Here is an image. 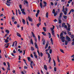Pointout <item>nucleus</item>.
I'll list each match as a JSON object with an SVG mask.
<instances>
[{
    "label": "nucleus",
    "mask_w": 74,
    "mask_h": 74,
    "mask_svg": "<svg viewBox=\"0 0 74 74\" xmlns=\"http://www.w3.org/2000/svg\"><path fill=\"white\" fill-rule=\"evenodd\" d=\"M62 15H63V13L61 12L60 14V16L58 17V20H61L62 19Z\"/></svg>",
    "instance_id": "nucleus-4"
},
{
    "label": "nucleus",
    "mask_w": 74,
    "mask_h": 74,
    "mask_svg": "<svg viewBox=\"0 0 74 74\" xmlns=\"http://www.w3.org/2000/svg\"><path fill=\"white\" fill-rule=\"evenodd\" d=\"M15 42H17H17L16 41H15L14 42H13L12 47H14V45H15Z\"/></svg>",
    "instance_id": "nucleus-28"
},
{
    "label": "nucleus",
    "mask_w": 74,
    "mask_h": 74,
    "mask_svg": "<svg viewBox=\"0 0 74 74\" xmlns=\"http://www.w3.org/2000/svg\"><path fill=\"white\" fill-rule=\"evenodd\" d=\"M46 16L47 18H48V12H47L46 14Z\"/></svg>",
    "instance_id": "nucleus-41"
},
{
    "label": "nucleus",
    "mask_w": 74,
    "mask_h": 74,
    "mask_svg": "<svg viewBox=\"0 0 74 74\" xmlns=\"http://www.w3.org/2000/svg\"><path fill=\"white\" fill-rule=\"evenodd\" d=\"M50 29L51 30V32H52L54 31L53 30V29H52V28H50Z\"/></svg>",
    "instance_id": "nucleus-47"
},
{
    "label": "nucleus",
    "mask_w": 74,
    "mask_h": 74,
    "mask_svg": "<svg viewBox=\"0 0 74 74\" xmlns=\"http://www.w3.org/2000/svg\"><path fill=\"white\" fill-rule=\"evenodd\" d=\"M54 71H56V67H55L54 68Z\"/></svg>",
    "instance_id": "nucleus-53"
},
{
    "label": "nucleus",
    "mask_w": 74,
    "mask_h": 74,
    "mask_svg": "<svg viewBox=\"0 0 74 74\" xmlns=\"http://www.w3.org/2000/svg\"><path fill=\"white\" fill-rule=\"evenodd\" d=\"M67 25L68 26V27H69V28H70V25L68 23H67Z\"/></svg>",
    "instance_id": "nucleus-57"
},
{
    "label": "nucleus",
    "mask_w": 74,
    "mask_h": 74,
    "mask_svg": "<svg viewBox=\"0 0 74 74\" xmlns=\"http://www.w3.org/2000/svg\"><path fill=\"white\" fill-rule=\"evenodd\" d=\"M35 47L36 48H37V49H38V46H37V45H35Z\"/></svg>",
    "instance_id": "nucleus-52"
},
{
    "label": "nucleus",
    "mask_w": 74,
    "mask_h": 74,
    "mask_svg": "<svg viewBox=\"0 0 74 74\" xmlns=\"http://www.w3.org/2000/svg\"><path fill=\"white\" fill-rule=\"evenodd\" d=\"M66 40L67 41H71V39L67 36H66Z\"/></svg>",
    "instance_id": "nucleus-3"
},
{
    "label": "nucleus",
    "mask_w": 74,
    "mask_h": 74,
    "mask_svg": "<svg viewBox=\"0 0 74 74\" xmlns=\"http://www.w3.org/2000/svg\"><path fill=\"white\" fill-rule=\"evenodd\" d=\"M5 32L7 33V34H9V33H10V31H8V30H5Z\"/></svg>",
    "instance_id": "nucleus-30"
},
{
    "label": "nucleus",
    "mask_w": 74,
    "mask_h": 74,
    "mask_svg": "<svg viewBox=\"0 0 74 74\" xmlns=\"http://www.w3.org/2000/svg\"><path fill=\"white\" fill-rule=\"evenodd\" d=\"M53 62L54 63V66H56V62H55V61L54 59L53 60Z\"/></svg>",
    "instance_id": "nucleus-29"
},
{
    "label": "nucleus",
    "mask_w": 74,
    "mask_h": 74,
    "mask_svg": "<svg viewBox=\"0 0 74 74\" xmlns=\"http://www.w3.org/2000/svg\"><path fill=\"white\" fill-rule=\"evenodd\" d=\"M57 61L58 62H60V60H59V56H57Z\"/></svg>",
    "instance_id": "nucleus-27"
},
{
    "label": "nucleus",
    "mask_w": 74,
    "mask_h": 74,
    "mask_svg": "<svg viewBox=\"0 0 74 74\" xmlns=\"http://www.w3.org/2000/svg\"><path fill=\"white\" fill-rule=\"evenodd\" d=\"M55 12V9H53V11H52V13L53 14H54Z\"/></svg>",
    "instance_id": "nucleus-43"
},
{
    "label": "nucleus",
    "mask_w": 74,
    "mask_h": 74,
    "mask_svg": "<svg viewBox=\"0 0 74 74\" xmlns=\"http://www.w3.org/2000/svg\"><path fill=\"white\" fill-rule=\"evenodd\" d=\"M61 40L63 42H64V38H61Z\"/></svg>",
    "instance_id": "nucleus-37"
},
{
    "label": "nucleus",
    "mask_w": 74,
    "mask_h": 74,
    "mask_svg": "<svg viewBox=\"0 0 74 74\" xmlns=\"http://www.w3.org/2000/svg\"><path fill=\"white\" fill-rule=\"evenodd\" d=\"M51 57H50V58L49 59V63H50V62H51Z\"/></svg>",
    "instance_id": "nucleus-49"
},
{
    "label": "nucleus",
    "mask_w": 74,
    "mask_h": 74,
    "mask_svg": "<svg viewBox=\"0 0 74 74\" xmlns=\"http://www.w3.org/2000/svg\"><path fill=\"white\" fill-rule=\"evenodd\" d=\"M31 51H34V49L32 47H31Z\"/></svg>",
    "instance_id": "nucleus-42"
},
{
    "label": "nucleus",
    "mask_w": 74,
    "mask_h": 74,
    "mask_svg": "<svg viewBox=\"0 0 74 74\" xmlns=\"http://www.w3.org/2000/svg\"><path fill=\"white\" fill-rule=\"evenodd\" d=\"M19 7L20 9H22V5H20Z\"/></svg>",
    "instance_id": "nucleus-61"
},
{
    "label": "nucleus",
    "mask_w": 74,
    "mask_h": 74,
    "mask_svg": "<svg viewBox=\"0 0 74 74\" xmlns=\"http://www.w3.org/2000/svg\"><path fill=\"white\" fill-rule=\"evenodd\" d=\"M57 4H58V2L57 1H56L54 3V5H57Z\"/></svg>",
    "instance_id": "nucleus-48"
},
{
    "label": "nucleus",
    "mask_w": 74,
    "mask_h": 74,
    "mask_svg": "<svg viewBox=\"0 0 74 74\" xmlns=\"http://www.w3.org/2000/svg\"><path fill=\"white\" fill-rule=\"evenodd\" d=\"M66 25V24H65V23H63L62 24V26L63 27L64 26V25Z\"/></svg>",
    "instance_id": "nucleus-26"
},
{
    "label": "nucleus",
    "mask_w": 74,
    "mask_h": 74,
    "mask_svg": "<svg viewBox=\"0 0 74 74\" xmlns=\"http://www.w3.org/2000/svg\"><path fill=\"white\" fill-rule=\"evenodd\" d=\"M38 14H39L37 13H36V16L37 18V16H38Z\"/></svg>",
    "instance_id": "nucleus-56"
},
{
    "label": "nucleus",
    "mask_w": 74,
    "mask_h": 74,
    "mask_svg": "<svg viewBox=\"0 0 74 74\" xmlns=\"http://www.w3.org/2000/svg\"><path fill=\"white\" fill-rule=\"evenodd\" d=\"M17 34V36H18V37H21V35L20 34H19V33L18 32H17L16 33Z\"/></svg>",
    "instance_id": "nucleus-9"
},
{
    "label": "nucleus",
    "mask_w": 74,
    "mask_h": 74,
    "mask_svg": "<svg viewBox=\"0 0 74 74\" xmlns=\"http://www.w3.org/2000/svg\"><path fill=\"white\" fill-rule=\"evenodd\" d=\"M50 54H49V53H48V59H49V58H50Z\"/></svg>",
    "instance_id": "nucleus-50"
},
{
    "label": "nucleus",
    "mask_w": 74,
    "mask_h": 74,
    "mask_svg": "<svg viewBox=\"0 0 74 74\" xmlns=\"http://www.w3.org/2000/svg\"><path fill=\"white\" fill-rule=\"evenodd\" d=\"M51 5H54L53 3L52 2H51Z\"/></svg>",
    "instance_id": "nucleus-63"
},
{
    "label": "nucleus",
    "mask_w": 74,
    "mask_h": 74,
    "mask_svg": "<svg viewBox=\"0 0 74 74\" xmlns=\"http://www.w3.org/2000/svg\"><path fill=\"white\" fill-rule=\"evenodd\" d=\"M64 11V6H63L62 7V11Z\"/></svg>",
    "instance_id": "nucleus-39"
},
{
    "label": "nucleus",
    "mask_w": 74,
    "mask_h": 74,
    "mask_svg": "<svg viewBox=\"0 0 74 74\" xmlns=\"http://www.w3.org/2000/svg\"><path fill=\"white\" fill-rule=\"evenodd\" d=\"M43 29L44 32H47V30H46V28H45V27H43Z\"/></svg>",
    "instance_id": "nucleus-34"
},
{
    "label": "nucleus",
    "mask_w": 74,
    "mask_h": 74,
    "mask_svg": "<svg viewBox=\"0 0 74 74\" xmlns=\"http://www.w3.org/2000/svg\"><path fill=\"white\" fill-rule=\"evenodd\" d=\"M71 38L72 39L73 38H74V35L72 34L71 36Z\"/></svg>",
    "instance_id": "nucleus-51"
},
{
    "label": "nucleus",
    "mask_w": 74,
    "mask_h": 74,
    "mask_svg": "<svg viewBox=\"0 0 74 74\" xmlns=\"http://www.w3.org/2000/svg\"><path fill=\"white\" fill-rule=\"evenodd\" d=\"M44 69H45V70H47V65H44Z\"/></svg>",
    "instance_id": "nucleus-12"
},
{
    "label": "nucleus",
    "mask_w": 74,
    "mask_h": 74,
    "mask_svg": "<svg viewBox=\"0 0 74 74\" xmlns=\"http://www.w3.org/2000/svg\"><path fill=\"white\" fill-rule=\"evenodd\" d=\"M27 58L28 59V60L29 62H30V60H31V59H30V57H27Z\"/></svg>",
    "instance_id": "nucleus-32"
},
{
    "label": "nucleus",
    "mask_w": 74,
    "mask_h": 74,
    "mask_svg": "<svg viewBox=\"0 0 74 74\" xmlns=\"http://www.w3.org/2000/svg\"><path fill=\"white\" fill-rule=\"evenodd\" d=\"M39 13H40V10H38L37 11V13L39 14Z\"/></svg>",
    "instance_id": "nucleus-58"
},
{
    "label": "nucleus",
    "mask_w": 74,
    "mask_h": 74,
    "mask_svg": "<svg viewBox=\"0 0 74 74\" xmlns=\"http://www.w3.org/2000/svg\"><path fill=\"white\" fill-rule=\"evenodd\" d=\"M31 33L32 35V37H34L35 38H36V36H35V35H34V33H33V32H32Z\"/></svg>",
    "instance_id": "nucleus-13"
},
{
    "label": "nucleus",
    "mask_w": 74,
    "mask_h": 74,
    "mask_svg": "<svg viewBox=\"0 0 74 74\" xmlns=\"http://www.w3.org/2000/svg\"><path fill=\"white\" fill-rule=\"evenodd\" d=\"M63 17L65 19H67V16H63Z\"/></svg>",
    "instance_id": "nucleus-31"
},
{
    "label": "nucleus",
    "mask_w": 74,
    "mask_h": 74,
    "mask_svg": "<svg viewBox=\"0 0 74 74\" xmlns=\"http://www.w3.org/2000/svg\"><path fill=\"white\" fill-rule=\"evenodd\" d=\"M70 11H71V12H74V9H72V10H71Z\"/></svg>",
    "instance_id": "nucleus-62"
},
{
    "label": "nucleus",
    "mask_w": 74,
    "mask_h": 74,
    "mask_svg": "<svg viewBox=\"0 0 74 74\" xmlns=\"http://www.w3.org/2000/svg\"><path fill=\"white\" fill-rule=\"evenodd\" d=\"M48 43H47L46 45V46L45 47V49H47V48H48Z\"/></svg>",
    "instance_id": "nucleus-15"
},
{
    "label": "nucleus",
    "mask_w": 74,
    "mask_h": 74,
    "mask_svg": "<svg viewBox=\"0 0 74 74\" xmlns=\"http://www.w3.org/2000/svg\"><path fill=\"white\" fill-rule=\"evenodd\" d=\"M43 3L44 4L47 5V3L45 1H43Z\"/></svg>",
    "instance_id": "nucleus-64"
},
{
    "label": "nucleus",
    "mask_w": 74,
    "mask_h": 74,
    "mask_svg": "<svg viewBox=\"0 0 74 74\" xmlns=\"http://www.w3.org/2000/svg\"><path fill=\"white\" fill-rule=\"evenodd\" d=\"M34 56L35 57V58H36V59H37V55H34Z\"/></svg>",
    "instance_id": "nucleus-60"
},
{
    "label": "nucleus",
    "mask_w": 74,
    "mask_h": 74,
    "mask_svg": "<svg viewBox=\"0 0 74 74\" xmlns=\"http://www.w3.org/2000/svg\"><path fill=\"white\" fill-rule=\"evenodd\" d=\"M52 49H50L49 50V53H50V54L52 53Z\"/></svg>",
    "instance_id": "nucleus-55"
},
{
    "label": "nucleus",
    "mask_w": 74,
    "mask_h": 74,
    "mask_svg": "<svg viewBox=\"0 0 74 74\" xmlns=\"http://www.w3.org/2000/svg\"><path fill=\"white\" fill-rule=\"evenodd\" d=\"M60 51L61 52H62V53H64V52H63V50L62 49H60Z\"/></svg>",
    "instance_id": "nucleus-35"
},
{
    "label": "nucleus",
    "mask_w": 74,
    "mask_h": 74,
    "mask_svg": "<svg viewBox=\"0 0 74 74\" xmlns=\"http://www.w3.org/2000/svg\"><path fill=\"white\" fill-rule=\"evenodd\" d=\"M49 37V38H51V33L49 32L48 33Z\"/></svg>",
    "instance_id": "nucleus-17"
},
{
    "label": "nucleus",
    "mask_w": 74,
    "mask_h": 74,
    "mask_svg": "<svg viewBox=\"0 0 74 74\" xmlns=\"http://www.w3.org/2000/svg\"><path fill=\"white\" fill-rule=\"evenodd\" d=\"M51 33L54 37H55V35H54V34H55V32L53 31L51 32Z\"/></svg>",
    "instance_id": "nucleus-14"
},
{
    "label": "nucleus",
    "mask_w": 74,
    "mask_h": 74,
    "mask_svg": "<svg viewBox=\"0 0 74 74\" xmlns=\"http://www.w3.org/2000/svg\"><path fill=\"white\" fill-rule=\"evenodd\" d=\"M7 3H8L11 4V3L10 2V1H8V0L7 1Z\"/></svg>",
    "instance_id": "nucleus-46"
},
{
    "label": "nucleus",
    "mask_w": 74,
    "mask_h": 74,
    "mask_svg": "<svg viewBox=\"0 0 74 74\" xmlns=\"http://www.w3.org/2000/svg\"><path fill=\"white\" fill-rule=\"evenodd\" d=\"M65 45H67V44L68 43V42L67 41L65 40Z\"/></svg>",
    "instance_id": "nucleus-20"
},
{
    "label": "nucleus",
    "mask_w": 74,
    "mask_h": 74,
    "mask_svg": "<svg viewBox=\"0 0 74 74\" xmlns=\"http://www.w3.org/2000/svg\"><path fill=\"white\" fill-rule=\"evenodd\" d=\"M62 12H63L64 14L66 15L67 14V12L66 11H63Z\"/></svg>",
    "instance_id": "nucleus-23"
},
{
    "label": "nucleus",
    "mask_w": 74,
    "mask_h": 74,
    "mask_svg": "<svg viewBox=\"0 0 74 74\" xmlns=\"http://www.w3.org/2000/svg\"><path fill=\"white\" fill-rule=\"evenodd\" d=\"M39 22H41V17H39Z\"/></svg>",
    "instance_id": "nucleus-45"
},
{
    "label": "nucleus",
    "mask_w": 74,
    "mask_h": 74,
    "mask_svg": "<svg viewBox=\"0 0 74 74\" xmlns=\"http://www.w3.org/2000/svg\"><path fill=\"white\" fill-rule=\"evenodd\" d=\"M37 52L38 53L39 56H40V52H39V50H38V49H37Z\"/></svg>",
    "instance_id": "nucleus-24"
},
{
    "label": "nucleus",
    "mask_w": 74,
    "mask_h": 74,
    "mask_svg": "<svg viewBox=\"0 0 74 74\" xmlns=\"http://www.w3.org/2000/svg\"><path fill=\"white\" fill-rule=\"evenodd\" d=\"M24 69H27V66H25L24 67Z\"/></svg>",
    "instance_id": "nucleus-54"
},
{
    "label": "nucleus",
    "mask_w": 74,
    "mask_h": 74,
    "mask_svg": "<svg viewBox=\"0 0 74 74\" xmlns=\"http://www.w3.org/2000/svg\"><path fill=\"white\" fill-rule=\"evenodd\" d=\"M58 21L59 23H62V20H58Z\"/></svg>",
    "instance_id": "nucleus-44"
},
{
    "label": "nucleus",
    "mask_w": 74,
    "mask_h": 74,
    "mask_svg": "<svg viewBox=\"0 0 74 74\" xmlns=\"http://www.w3.org/2000/svg\"><path fill=\"white\" fill-rule=\"evenodd\" d=\"M40 8H42V3H41L42 2V0H40Z\"/></svg>",
    "instance_id": "nucleus-7"
},
{
    "label": "nucleus",
    "mask_w": 74,
    "mask_h": 74,
    "mask_svg": "<svg viewBox=\"0 0 74 74\" xmlns=\"http://www.w3.org/2000/svg\"><path fill=\"white\" fill-rule=\"evenodd\" d=\"M41 22H40L37 25V26H38V27H39V26H40V25H41Z\"/></svg>",
    "instance_id": "nucleus-18"
},
{
    "label": "nucleus",
    "mask_w": 74,
    "mask_h": 74,
    "mask_svg": "<svg viewBox=\"0 0 74 74\" xmlns=\"http://www.w3.org/2000/svg\"><path fill=\"white\" fill-rule=\"evenodd\" d=\"M31 63L30 64V65L31 66V67L32 69H33V66H35V64H34V62L32 61H30Z\"/></svg>",
    "instance_id": "nucleus-1"
},
{
    "label": "nucleus",
    "mask_w": 74,
    "mask_h": 74,
    "mask_svg": "<svg viewBox=\"0 0 74 74\" xmlns=\"http://www.w3.org/2000/svg\"><path fill=\"white\" fill-rule=\"evenodd\" d=\"M7 64H8V68L7 69L8 70H10V63L8 62H7Z\"/></svg>",
    "instance_id": "nucleus-6"
},
{
    "label": "nucleus",
    "mask_w": 74,
    "mask_h": 74,
    "mask_svg": "<svg viewBox=\"0 0 74 74\" xmlns=\"http://www.w3.org/2000/svg\"><path fill=\"white\" fill-rule=\"evenodd\" d=\"M13 17H12V22H14L15 21V17H14V16H13Z\"/></svg>",
    "instance_id": "nucleus-10"
},
{
    "label": "nucleus",
    "mask_w": 74,
    "mask_h": 74,
    "mask_svg": "<svg viewBox=\"0 0 74 74\" xmlns=\"http://www.w3.org/2000/svg\"><path fill=\"white\" fill-rule=\"evenodd\" d=\"M51 41V43L52 44V45H53V40H52V38H51L50 39Z\"/></svg>",
    "instance_id": "nucleus-19"
},
{
    "label": "nucleus",
    "mask_w": 74,
    "mask_h": 74,
    "mask_svg": "<svg viewBox=\"0 0 74 74\" xmlns=\"http://www.w3.org/2000/svg\"><path fill=\"white\" fill-rule=\"evenodd\" d=\"M69 31H68V34H69V35H70V36H71V32H69Z\"/></svg>",
    "instance_id": "nucleus-22"
},
{
    "label": "nucleus",
    "mask_w": 74,
    "mask_h": 74,
    "mask_svg": "<svg viewBox=\"0 0 74 74\" xmlns=\"http://www.w3.org/2000/svg\"><path fill=\"white\" fill-rule=\"evenodd\" d=\"M28 20L29 21H31L32 22H33V19L32 18H30L29 16H28Z\"/></svg>",
    "instance_id": "nucleus-8"
},
{
    "label": "nucleus",
    "mask_w": 74,
    "mask_h": 74,
    "mask_svg": "<svg viewBox=\"0 0 74 74\" xmlns=\"http://www.w3.org/2000/svg\"><path fill=\"white\" fill-rule=\"evenodd\" d=\"M66 30H67L68 31H69V32H70V28H67L66 29Z\"/></svg>",
    "instance_id": "nucleus-21"
},
{
    "label": "nucleus",
    "mask_w": 74,
    "mask_h": 74,
    "mask_svg": "<svg viewBox=\"0 0 74 74\" xmlns=\"http://www.w3.org/2000/svg\"><path fill=\"white\" fill-rule=\"evenodd\" d=\"M42 34L44 36H47V34H46V33H45L44 32H42Z\"/></svg>",
    "instance_id": "nucleus-16"
},
{
    "label": "nucleus",
    "mask_w": 74,
    "mask_h": 74,
    "mask_svg": "<svg viewBox=\"0 0 74 74\" xmlns=\"http://www.w3.org/2000/svg\"><path fill=\"white\" fill-rule=\"evenodd\" d=\"M4 42H5L6 43H7V42H9V40H7V39H6Z\"/></svg>",
    "instance_id": "nucleus-40"
},
{
    "label": "nucleus",
    "mask_w": 74,
    "mask_h": 74,
    "mask_svg": "<svg viewBox=\"0 0 74 74\" xmlns=\"http://www.w3.org/2000/svg\"><path fill=\"white\" fill-rule=\"evenodd\" d=\"M40 56L41 57H42L43 56V53L42 52L40 53Z\"/></svg>",
    "instance_id": "nucleus-36"
},
{
    "label": "nucleus",
    "mask_w": 74,
    "mask_h": 74,
    "mask_svg": "<svg viewBox=\"0 0 74 74\" xmlns=\"http://www.w3.org/2000/svg\"><path fill=\"white\" fill-rule=\"evenodd\" d=\"M63 31H62L61 32V33L60 34V36L61 37L60 38V39L61 38H64V37L63 36Z\"/></svg>",
    "instance_id": "nucleus-2"
},
{
    "label": "nucleus",
    "mask_w": 74,
    "mask_h": 74,
    "mask_svg": "<svg viewBox=\"0 0 74 74\" xmlns=\"http://www.w3.org/2000/svg\"><path fill=\"white\" fill-rule=\"evenodd\" d=\"M22 22H23V24H25V19H22Z\"/></svg>",
    "instance_id": "nucleus-25"
},
{
    "label": "nucleus",
    "mask_w": 74,
    "mask_h": 74,
    "mask_svg": "<svg viewBox=\"0 0 74 74\" xmlns=\"http://www.w3.org/2000/svg\"><path fill=\"white\" fill-rule=\"evenodd\" d=\"M30 42L32 44V45H33V39H32V38H31L30 40Z\"/></svg>",
    "instance_id": "nucleus-11"
},
{
    "label": "nucleus",
    "mask_w": 74,
    "mask_h": 74,
    "mask_svg": "<svg viewBox=\"0 0 74 74\" xmlns=\"http://www.w3.org/2000/svg\"><path fill=\"white\" fill-rule=\"evenodd\" d=\"M21 11H22V13L24 15H26V12H25V9H21Z\"/></svg>",
    "instance_id": "nucleus-5"
},
{
    "label": "nucleus",
    "mask_w": 74,
    "mask_h": 74,
    "mask_svg": "<svg viewBox=\"0 0 74 74\" xmlns=\"http://www.w3.org/2000/svg\"><path fill=\"white\" fill-rule=\"evenodd\" d=\"M45 39H44L43 41V45H45Z\"/></svg>",
    "instance_id": "nucleus-38"
},
{
    "label": "nucleus",
    "mask_w": 74,
    "mask_h": 74,
    "mask_svg": "<svg viewBox=\"0 0 74 74\" xmlns=\"http://www.w3.org/2000/svg\"><path fill=\"white\" fill-rule=\"evenodd\" d=\"M13 52L14 53H16V51H15V50L14 49L13 50Z\"/></svg>",
    "instance_id": "nucleus-59"
},
{
    "label": "nucleus",
    "mask_w": 74,
    "mask_h": 74,
    "mask_svg": "<svg viewBox=\"0 0 74 74\" xmlns=\"http://www.w3.org/2000/svg\"><path fill=\"white\" fill-rule=\"evenodd\" d=\"M54 16H56V15H58V13H56V12H55L54 13Z\"/></svg>",
    "instance_id": "nucleus-33"
}]
</instances>
